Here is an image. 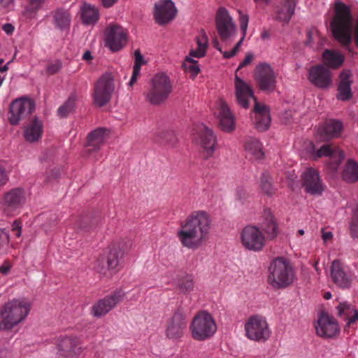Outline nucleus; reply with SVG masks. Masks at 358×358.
<instances>
[{
	"label": "nucleus",
	"instance_id": "1",
	"mask_svg": "<svg viewBox=\"0 0 358 358\" xmlns=\"http://www.w3.org/2000/svg\"><path fill=\"white\" fill-rule=\"evenodd\" d=\"M210 220L202 210L192 212L180 222L177 237L181 245L189 250L199 249L208 239Z\"/></svg>",
	"mask_w": 358,
	"mask_h": 358
},
{
	"label": "nucleus",
	"instance_id": "2",
	"mask_svg": "<svg viewBox=\"0 0 358 358\" xmlns=\"http://www.w3.org/2000/svg\"><path fill=\"white\" fill-rule=\"evenodd\" d=\"M260 231L255 226L248 225L243 229L241 233V241L247 250L259 252L266 245V239L272 240L278 234V227L275 218L270 209L264 210L262 216Z\"/></svg>",
	"mask_w": 358,
	"mask_h": 358
},
{
	"label": "nucleus",
	"instance_id": "3",
	"mask_svg": "<svg viewBox=\"0 0 358 358\" xmlns=\"http://www.w3.org/2000/svg\"><path fill=\"white\" fill-rule=\"evenodd\" d=\"M235 90L237 101L243 108H248L249 107L248 101L250 99L256 101L251 87L238 76L235 77ZM254 113L256 128L262 131L266 130L271 122L267 107L255 101Z\"/></svg>",
	"mask_w": 358,
	"mask_h": 358
},
{
	"label": "nucleus",
	"instance_id": "4",
	"mask_svg": "<svg viewBox=\"0 0 358 358\" xmlns=\"http://www.w3.org/2000/svg\"><path fill=\"white\" fill-rule=\"evenodd\" d=\"M334 17L330 25L334 37L343 45L348 46L352 41V17L350 8L341 1H336Z\"/></svg>",
	"mask_w": 358,
	"mask_h": 358
},
{
	"label": "nucleus",
	"instance_id": "5",
	"mask_svg": "<svg viewBox=\"0 0 358 358\" xmlns=\"http://www.w3.org/2000/svg\"><path fill=\"white\" fill-rule=\"evenodd\" d=\"M30 310L31 303L25 299L8 301L0 309V329H11L25 320Z\"/></svg>",
	"mask_w": 358,
	"mask_h": 358
},
{
	"label": "nucleus",
	"instance_id": "6",
	"mask_svg": "<svg viewBox=\"0 0 358 358\" xmlns=\"http://www.w3.org/2000/svg\"><path fill=\"white\" fill-rule=\"evenodd\" d=\"M294 269L288 260L277 257L268 267V283L275 289H282L291 285L294 280Z\"/></svg>",
	"mask_w": 358,
	"mask_h": 358
},
{
	"label": "nucleus",
	"instance_id": "7",
	"mask_svg": "<svg viewBox=\"0 0 358 358\" xmlns=\"http://www.w3.org/2000/svg\"><path fill=\"white\" fill-rule=\"evenodd\" d=\"M172 90L173 84L169 77L164 73H157L150 81L145 99L152 105H160L167 100Z\"/></svg>",
	"mask_w": 358,
	"mask_h": 358
},
{
	"label": "nucleus",
	"instance_id": "8",
	"mask_svg": "<svg viewBox=\"0 0 358 358\" xmlns=\"http://www.w3.org/2000/svg\"><path fill=\"white\" fill-rule=\"evenodd\" d=\"M192 336L196 341H205L215 333L217 326L210 314L206 311H199L190 324Z\"/></svg>",
	"mask_w": 358,
	"mask_h": 358
},
{
	"label": "nucleus",
	"instance_id": "9",
	"mask_svg": "<svg viewBox=\"0 0 358 358\" xmlns=\"http://www.w3.org/2000/svg\"><path fill=\"white\" fill-rule=\"evenodd\" d=\"M244 330L247 338L258 343L266 341L271 334L266 319L259 315L248 317L245 322Z\"/></svg>",
	"mask_w": 358,
	"mask_h": 358
},
{
	"label": "nucleus",
	"instance_id": "10",
	"mask_svg": "<svg viewBox=\"0 0 358 358\" xmlns=\"http://www.w3.org/2000/svg\"><path fill=\"white\" fill-rule=\"evenodd\" d=\"M115 89V76L112 73H103L95 83L93 99L94 103L102 107L111 99Z\"/></svg>",
	"mask_w": 358,
	"mask_h": 358
},
{
	"label": "nucleus",
	"instance_id": "11",
	"mask_svg": "<svg viewBox=\"0 0 358 358\" xmlns=\"http://www.w3.org/2000/svg\"><path fill=\"white\" fill-rule=\"evenodd\" d=\"M215 27L222 42L231 41L236 34V27L225 8L221 7L217 10L215 15Z\"/></svg>",
	"mask_w": 358,
	"mask_h": 358
},
{
	"label": "nucleus",
	"instance_id": "12",
	"mask_svg": "<svg viewBox=\"0 0 358 358\" xmlns=\"http://www.w3.org/2000/svg\"><path fill=\"white\" fill-rule=\"evenodd\" d=\"M108 137V131L105 128L99 127L91 131L87 136L85 156L92 157L94 161L99 160V151Z\"/></svg>",
	"mask_w": 358,
	"mask_h": 358
},
{
	"label": "nucleus",
	"instance_id": "13",
	"mask_svg": "<svg viewBox=\"0 0 358 358\" xmlns=\"http://www.w3.org/2000/svg\"><path fill=\"white\" fill-rule=\"evenodd\" d=\"M255 80L258 87L266 92H273L276 87V75L267 63L258 64L255 70Z\"/></svg>",
	"mask_w": 358,
	"mask_h": 358
},
{
	"label": "nucleus",
	"instance_id": "14",
	"mask_svg": "<svg viewBox=\"0 0 358 358\" xmlns=\"http://www.w3.org/2000/svg\"><path fill=\"white\" fill-rule=\"evenodd\" d=\"M35 104L32 100L22 97L14 100L10 105L8 120L12 124L29 117L34 111Z\"/></svg>",
	"mask_w": 358,
	"mask_h": 358
},
{
	"label": "nucleus",
	"instance_id": "15",
	"mask_svg": "<svg viewBox=\"0 0 358 358\" xmlns=\"http://www.w3.org/2000/svg\"><path fill=\"white\" fill-rule=\"evenodd\" d=\"M123 252L119 247L113 245L109 251L106 259L103 257H99L96 262V268L99 273L106 277L112 276L116 272L122 257Z\"/></svg>",
	"mask_w": 358,
	"mask_h": 358
},
{
	"label": "nucleus",
	"instance_id": "16",
	"mask_svg": "<svg viewBox=\"0 0 358 358\" xmlns=\"http://www.w3.org/2000/svg\"><path fill=\"white\" fill-rule=\"evenodd\" d=\"M104 38L106 46L111 51L116 52L126 45L127 34L122 27L117 24H110L105 30Z\"/></svg>",
	"mask_w": 358,
	"mask_h": 358
},
{
	"label": "nucleus",
	"instance_id": "17",
	"mask_svg": "<svg viewBox=\"0 0 358 358\" xmlns=\"http://www.w3.org/2000/svg\"><path fill=\"white\" fill-rule=\"evenodd\" d=\"M313 152L311 157L313 160L325 157L329 158V166L333 171H336L341 162L344 159V153L336 145L333 144H324L320 148L316 149L312 146Z\"/></svg>",
	"mask_w": 358,
	"mask_h": 358
},
{
	"label": "nucleus",
	"instance_id": "18",
	"mask_svg": "<svg viewBox=\"0 0 358 358\" xmlns=\"http://www.w3.org/2000/svg\"><path fill=\"white\" fill-rule=\"evenodd\" d=\"M301 186L310 195H321L324 185L317 170L310 167L301 176Z\"/></svg>",
	"mask_w": 358,
	"mask_h": 358
},
{
	"label": "nucleus",
	"instance_id": "19",
	"mask_svg": "<svg viewBox=\"0 0 358 358\" xmlns=\"http://www.w3.org/2000/svg\"><path fill=\"white\" fill-rule=\"evenodd\" d=\"M177 14V9L171 0H159L155 3L154 19L159 25H164L172 21Z\"/></svg>",
	"mask_w": 358,
	"mask_h": 358
},
{
	"label": "nucleus",
	"instance_id": "20",
	"mask_svg": "<svg viewBox=\"0 0 358 358\" xmlns=\"http://www.w3.org/2000/svg\"><path fill=\"white\" fill-rule=\"evenodd\" d=\"M186 327L187 320L185 311L182 308H178L167 323L166 336L169 339H178L182 336Z\"/></svg>",
	"mask_w": 358,
	"mask_h": 358
},
{
	"label": "nucleus",
	"instance_id": "21",
	"mask_svg": "<svg viewBox=\"0 0 358 358\" xmlns=\"http://www.w3.org/2000/svg\"><path fill=\"white\" fill-rule=\"evenodd\" d=\"M26 201V192L22 188H13L6 192L2 199L3 210L7 213H13L22 207Z\"/></svg>",
	"mask_w": 358,
	"mask_h": 358
},
{
	"label": "nucleus",
	"instance_id": "22",
	"mask_svg": "<svg viewBox=\"0 0 358 358\" xmlns=\"http://www.w3.org/2000/svg\"><path fill=\"white\" fill-rule=\"evenodd\" d=\"M124 296L122 290H117L100 299L92 308L93 315L96 317L105 315L123 299Z\"/></svg>",
	"mask_w": 358,
	"mask_h": 358
},
{
	"label": "nucleus",
	"instance_id": "23",
	"mask_svg": "<svg viewBox=\"0 0 358 358\" xmlns=\"http://www.w3.org/2000/svg\"><path fill=\"white\" fill-rule=\"evenodd\" d=\"M197 141L203 148V155L206 157H210L214 150L216 144V137L213 131L201 124L196 129Z\"/></svg>",
	"mask_w": 358,
	"mask_h": 358
},
{
	"label": "nucleus",
	"instance_id": "24",
	"mask_svg": "<svg viewBox=\"0 0 358 358\" xmlns=\"http://www.w3.org/2000/svg\"><path fill=\"white\" fill-rule=\"evenodd\" d=\"M316 333L319 336L331 338L338 332V325L334 317L326 313H321L315 325Z\"/></svg>",
	"mask_w": 358,
	"mask_h": 358
},
{
	"label": "nucleus",
	"instance_id": "25",
	"mask_svg": "<svg viewBox=\"0 0 358 358\" xmlns=\"http://www.w3.org/2000/svg\"><path fill=\"white\" fill-rule=\"evenodd\" d=\"M59 354L65 358H78L81 352L80 341L77 337H62L58 344Z\"/></svg>",
	"mask_w": 358,
	"mask_h": 358
},
{
	"label": "nucleus",
	"instance_id": "26",
	"mask_svg": "<svg viewBox=\"0 0 358 358\" xmlns=\"http://www.w3.org/2000/svg\"><path fill=\"white\" fill-rule=\"evenodd\" d=\"M308 78L313 85L320 88L328 87L331 82L329 71L322 64L311 66Z\"/></svg>",
	"mask_w": 358,
	"mask_h": 358
},
{
	"label": "nucleus",
	"instance_id": "27",
	"mask_svg": "<svg viewBox=\"0 0 358 358\" xmlns=\"http://www.w3.org/2000/svg\"><path fill=\"white\" fill-rule=\"evenodd\" d=\"M331 277L333 282L340 287L347 288L350 285L351 275L338 260H334L331 264Z\"/></svg>",
	"mask_w": 358,
	"mask_h": 358
},
{
	"label": "nucleus",
	"instance_id": "28",
	"mask_svg": "<svg viewBox=\"0 0 358 358\" xmlns=\"http://www.w3.org/2000/svg\"><path fill=\"white\" fill-rule=\"evenodd\" d=\"M219 126L225 132H231L235 129L234 117L229 106L220 100L219 103Z\"/></svg>",
	"mask_w": 358,
	"mask_h": 358
},
{
	"label": "nucleus",
	"instance_id": "29",
	"mask_svg": "<svg viewBox=\"0 0 358 358\" xmlns=\"http://www.w3.org/2000/svg\"><path fill=\"white\" fill-rule=\"evenodd\" d=\"M343 124L340 121L334 120H327L318 129V134L321 140L327 141L338 137L342 131Z\"/></svg>",
	"mask_w": 358,
	"mask_h": 358
},
{
	"label": "nucleus",
	"instance_id": "30",
	"mask_svg": "<svg viewBox=\"0 0 358 358\" xmlns=\"http://www.w3.org/2000/svg\"><path fill=\"white\" fill-rule=\"evenodd\" d=\"M351 73L348 70H343L340 74V83L338 90V94L337 98L342 101H347L352 97Z\"/></svg>",
	"mask_w": 358,
	"mask_h": 358
},
{
	"label": "nucleus",
	"instance_id": "31",
	"mask_svg": "<svg viewBox=\"0 0 358 358\" xmlns=\"http://www.w3.org/2000/svg\"><path fill=\"white\" fill-rule=\"evenodd\" d=\"M43 131V124L42 121L37 117H34L24 129V138L29 143L38 141L42 136Z\"/></svg>",
	"mask_w": 358,
	"mask_h": 358
},
{
	"label": "nucleus",
	"instance_id": "32",
	"mask_svg": "<svg viewBox=\"0 0 358 358\" xmlns=\"http://www.w3.org/2000/svg\"><path fill=\"white\" fill-rule=\"evenodd\" d=\"M244 148L248 155L254 159L259 160L264 157L262 145L257 138L248 137L244 143Z\"/></svg>",
	"mask_w": 358,
	"mask_h": 358
},
{
	"label": "nucleus",
	"instance_id": "33",
	"mask_svg": "<svg viewBox=\"0 0 358 358\" xmlns=\"http://www.w3.org/2000/svg\"><path fill=\"white\" fill-rule=\"evenodd\" d=\"M55 27L59 31H66L69 29L71 22V15L69 10L57 9L52 14Z\"/></svg>",
	"mask_w": 358,
	"mask_h": 358
},
{
	"label": "nucleus",
	"instance_id": "34",
	"mask_svg": "<svg viewBox=\"0 0 358 358\" xmlns=\"http://www.w3.org/2000/svg\"><path fill=\"white\" fill-rule=\"evenodd\" d=\"M341 177L343 180L349 183H353L358 181V163L353 159H348Z\"/></svg>",
	"mask_w": 358,
	"mask_h": 358
},
{
	"label": "nucleus",
	"instance_id": "35",
	"mask_svg": "<svg viewBox=\"0 0 358 358\" xmlns=\"http://www.w3.org/2000/svg\"><path fill=\"white\" fill-rule=\"evenodd\" d=\"M81 19L85 24H94L99 18V10L88 3H84L80 7Z\"/></svg>",
	"mask_w": 358,
	"mask_h": 358
},
{
	"label": "nucleus",
	"instance_id": "36",
	"mask_svg": "<svg viewBox=\"0 0 358 358\" xmlns=\"http://www.w3.org/2000/svg\"><path fill=\"white\" fill-rule=\"evenodd\" d=\"M196 48L192 49L189 51L188 57L192 58H201L206 55L208 48V37L204 31H201V34L196 38Z\"/></svg>",
	"mask_w": 358,
	"mask_h": 358
},
{
	"label": "nucleus",
	"instance_id": "37",
	"mask_svg": "<svg viewBox=\"0 0 358 358\" xmlns=\"http://www.w3.org/2000/svg\"><path fill=\"white\" fill-rule=\"evenodd\" d=\"M322 58L324 64L333 69L338 68L344 61L341 54L329 50H326L323 52Z\"/></svg>",
	"mask_w": 358,
	"mask_h": 358
},
{
	"label": "nucleus",
	"instance_id": "38",
	"mask_svg": "<svg viewBox=\"0 0 358 358\" xmlns=\"http://www.w3.org/2000/svg\"><path fill=\"white\" fill-rule=\"evenodd\" d=\"M45 1L46 0H27V3L22 11L23 17L27 20L34 19Z\"/></svg>",
	"mask_w": 358,
	"mask_h": 358
},
{
	"label": "nucleus",
	"instance_id": "39",
	"mask_svg": "<svg viewBox=\"0 0 358 358\" xmlns=\"http://www.w3.org/2000/svg\"><path fill=\"white\" fill-rule=\"evenodd\" d=\"M295 3L294 0H285L282 8L278 12L277 19L287 23L293 15Z\"/></svg>",
	"mask_w": 358,
	"mask_h": 358
},
{
	"label": "nucleus",
	"instance_id": "40",
	"mask_svg": "<svg viewBox=\"0 0 358 358\" xmlns=\"http://www.w3.org/2000/svg\"><path fill=\"white\" fill-rule=\"evenodd\" d=\"M155 141L160 144L173 145L177 139L173 131L159 130L155 134Z\"/></svg>",
	"mask_w": 358,
	"mask_h": 358
},
{
	"label": "nucleus",
	"instance_id": "41",
	"mask_svg": "<svg viewBox=\"0 0 358 358\" xmlns=\"http://www.w3.org/2000/svg\"><path fill=\"white\" fill-rule=\"evenodd\" d=\"M259 187L266 195H272L275 193V189L273 185L271 178L267 172H264L259 180Z\"/></svg>",
	"mask_w": 358,
	"mask_h": 358
},
{
	"label": "nucleus",
	"instance_id": "42",
	"mask_svg": "<svg viewBox=\"0 0 358 358\" xmlns=\"http://www.w3.org/2000/svg\"><path fill=\"white\" fill-rule=\"evenodd\" d=\"M144 63L143 58L141 55L139 50L135 51V62L134 66L133 67V72L131 79L129 82V86H133L136 82L138 77L140 74V71L142 64Z\"/></svg>",
	"mask_w": 358,
	"mask_h": 358
},
{
	"label": "nucleus",
	"instance_id": "43",
	"mask_svg": "<svg viewBox=\"0 0 358 358\" xmlns=\"http://www.w3.org/2000/svg\"><path fill=\"white\" fill-rule=\"evenodd\" d=\"M98 224L97 219H92L89 216L81 217L77 222V226L81 231L88 232L96 229Z\"/></svg>",
	"mask_w": 358,
	"mask_h": 358
},
{
	"label": "nucleus",
	"instance_id": "44",
	"mask_svg": "<svg viewBox=\"0 0 358 358\" xmlns=\"http://www.w3.org/2000/svg\"><path fill=\"white\" fill-rule=\"evenodd\" d=\"M76 97L71 95L67 101L57 110V114L60 117H65L72 113L75 108Z\"/></svg>",
	"mask_w": 358,
	"mask_h": 358
},
{
	"label": "nucleus",
	"instance_id": "45",
	"mask_svg": "<svg viewBox=\"0 0 358 358\" xmlns=\"http://www.w3.org/2000/svg\"><path fill=\"white\" fill-rule=\"evenodd\" d=\"M182 66L185 71L189 72L192 77L197 76L200 71L198 62L188 56L186 57Z\"/></svg>",
	"mask_w": 358,
	"mask_h": 358
},
{
	"label": "nucleus",
	"instance_id": "46",
	"mask_svg": "<svg viewBox=\"0 0 358 358\" xmlns=\"http://www.w3.org/2000/svg\"><path fill=\"white\" fill-rule=\"evenodd\" d=\"M178 286L182 292L189 293L194 287L193 278L191 276L182 278L178 280Z\"/></svg>",
	"mask_w": 358,
	"mask_h": 358
},
{
	"label": "nucleus",
	"instance_id": "47",
	"mask_svg": "<svg viewBox=\"0 0 358 358\" xmlns=\"http://www.w3.org/2000/svg\"><path fill=\"white\" fill-rule=\"evenodd\" d=\"M349 231L352 238H358V204L353 211L349 224Z\"/></svg>",
	"mask_w": 358,
	"mask_h": 358
},
{
	"label": "nucleus",
	"instance_id": "48",
	"mask_svg": "<svg viewBox=\"0 0 358 358\" xmlns=\"http://www.w3.org/2000/svg\"><path fill=\"white\" fill-rule=\"evenodd\" d=\"M355 309L354 307L347 302L340 303L337 306L338 315L343 317L347 320Z\"/></svg>",
	"mask_w": 358,
	"mask_h": 358
},
{
	"label": "nucleus",
	"instance_id": "49",
	"mask_svg": "<svg viewBox=\"0 0 358 358\" xmlns=\"http://www.w3.org/2000/svg\"><path fill=\"white\" fill-rule=\"evenodd\" d=\"M9 234L5 229H0V255H3L9 244Z\"/></svg>",
	"mask_w": 358,
	"mask_h": 358
},
{
	"label": "nucleus",
	"instance_id": "50",
	"mask_svg": "<svg viewBox=\"0 0 358 358\" xmlns=\"http://www.w3.org/2000/svg\"><path fill=\"white\" fill-rule=\"evenodd\" d=\"M245 34H243L242 38L240 39V41L235 45V46L230 51H225L223 52L224 58L229 59V58L234 57L236 55V53L238 52L239 48L242 44V42L245 37Z\"/></svg>",
	"mask_w": 358,
	"mask_h": 358
},
{
	"label": "nucleus",
	"instance_id": "51",
	"mask_svg": "<svg viewBox=\"0 0 358 358\" xmlns=\"http://www.w3.org/2000/svg\"><path fill=\"white\" fill-rule=\"evenodd\" d=\"M62 68V63L59 61H54L48 64L46 68L48 75H54Z\"/></svg>",
	"mask_w": 358,
	"mask_h": 358
},
{
	"label": "nucleus",
	"instance_id": "52",
	"mask_svg": "<svg viewBox=\"0 0 358 358\" xmlns=\"http://www.w3.org/2000/svg\"><path fill=\"white\" fill-rule=\"evenodd\" d=\"M248 197L247 190L243 187H237L236 190V199L240 201L243 202Z\"/></svg>",
	"mask_w": 358,
	"mask_h": 358
},
{
	"label": "nucleus",
	"instance_id": "53",
	"mask_svg": "<svg viewBox=\"0 0 358 358\" xmlns=\"http://www.w3.org/2000/svg\"><path fill=\"white\" fill-rule=\"evenodd\" d=\"M248 20H249L248 15L240 12V17H239L240 28H241V30L242 31L243 34H245V33H246Z\"/></svg>",
	"mask_w": 358,
	"mask_h": 358
},
{
	"label": "nucleus",
	"instance_id": "54",
	"mask_svg": "<svg viewBox=\"0 0 358 358\" xmlns=\"http://www.w3.org/2000/svg\"><path fill=\"white\" fill-rule=\"evenodd\" d=\"M348 322L345 328L350 327L352 324H355L357 321H358V310L355 309L353 313H352L351 315L348 318Z\"/></svg>",
	"mask_w": 358,
	"mask_h": 358
},
{
	"label": "nucleus",
	"instance_id": "55",
	"mask_svg": "<svg viewBox=\"0 0 358 358\" xmlns=\"http://www.w3.org/2000/svg\"><path fill=\"white\" fill-rule=\"evenodd\" d=\"M253 55L252 53H247L244 59L239 64L237 71L249 65L251 63Z\"/></svg>",
	"mask_w": 358,
	"mask_h": 358
},
{
	"label": "nucleus",
	"instance_id": "56",
	"mask_svg": "<svg viewBox=\"0 0 358 358\" xmlns=\"http://www.w3.org/2000/svg\"><path fill=\"white\" fill-rule=\"evenodd\" d=\"M8 180V176L4 169L0 166V187L5 185Z\"/></svg>",
	"mask_w": 358,
	"mask_h": 358
},
{
	"label": "nucleus",
	"instance_id": "57",
	"mask_svg": "<svg viewBox=\"0 0 358 358\" xmlns=\"http://www.w3.org/2000/svg\"><path fill=\"white\" fill-rule=\"evenodd\" d=\"M101 3V5L106 8H108L113 6L115 3L118 2L119 0H99Z\"/></svg>",
	"mask_w": 358,
	"mask_h": 358
},
{
	"label": "nucleus",
	"instance_id": "58",
	"mask_svg": "<svg viewBox=\"0 0 358 358\" xmlns=\"http://www.w3.org/2000/svg\"><path fill=\"white\" fill-rule=\"evenodd\" d=\"M13 231L16 232V236L20 237L21 236V226L20 225V222L17 221H15L13 222Z\"/></svg>",
	"mask_w": 358,
	"mask_h": 358
},
{
	"label": "nucleus",
	"instance_id": "59",
	"mask_svg": "<svg viewBox=\"0 0 358 358\" xmlns=\"http://www.w3.org/2000/svg\"><path fill=\"white\" fill-rule=\"evenodd\" d=\"M10 269V264L8 262H5L0 266V273L3 275H6L8 273Z\"/></svg>",
	"mask_w": 358,
	"mask_h": 358
},
{
	"label": "nucleus",
	"instance_id": "60",
	"mask_svg": "<svg viewBox=\"0 0 358 358\" xmlns=\"http://www.w3.org/2000/svg\"><path fill=\"white\" fill-rule=\"evenodd\" d=\"M3 30L6 33V34H11L13 33V31H14V27L12 24H6L3 26Z\"/></svg>",
	"mask_w": 358,
	"mask_h": 358
},
{
	"label": "nucleus",
	"instance_id": "61",
	"mask_svg": "<svg viewBox=\"0 0 358 358\" xmlns=\"http://www.w3.org/2000/svg\"><path fill=\"white\" fill-rule=\"evenodd\" d=\"M14 0H0V4L4 8H9L13 5Z\"/></svg>",
	"mask_w": 358,
	"mask_h": 358
},
{
	"label": "nucleus",
	"instance_id": "62",
	"mask_svg": "<svg viewBox=\"0 0 358 358\" xmlns=\"http://www.w3.org/2000/svg\"><path fill=\"white\" fill-rule=\"evenodd\" d=\"M332 238V234L330 231L324 232L322 231V238L324 241H327Z\"/></svg>",
	"mask_w": 358,
	"mask_h": 358
},
{
	"label": "nucleus",
	"instance_id": "63",
	"mask_svg": "<svg viewBox=\"0 0 358 358\" xmlns=\"http://www.w3.org/2000/svg\"><path fill=\"white\" fill-rule=\"evenodd\" d=\"M83 59L84 60L88 61L92 59V56L91 55V52L90 51H86L83 55Z\"/></svg>",
	"mask_w": 358,
	"mask_h": 358
},
{
	"label": "nucleus",
	"instance_id": "64",
	"mask_svg": "<svg viewBox=\"0 0 358 358\" xmlns=\"http://www.w3.org/2000/svg\"><path fill=\"white\" fill-rule=\"evenodd\" d=\"M213 43L214 48H215L220 52H222V50H221V48L220 46L218 41L217 39H215Z\"/></svg>",
	"mask_w": 358,
	"mask_h": 358
}]
</instances>
